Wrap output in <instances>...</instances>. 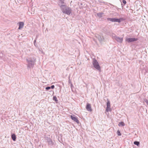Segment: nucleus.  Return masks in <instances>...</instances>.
Listing matches in <instances>:
<instances>
[{"label": "nucleus", "mask_w": 148, "mask_h": 148, "mask_svg": "<svg viewBox=\"0 0 148 148\" xmlns=\"http://www.w3.org/2000/svg\"><path fill=\"white\" fill-rule=\"evenodd\" d=\"M27 68L28 69L33 68L36 61V58L34 57H29L26 59Z\"/></svg>", "instance_id": "obj_1"}, {"label": "nucleus", "mask_w": 148, "mask_h": 148, "mask_svg": "<svg viewBox=\"0 0 148 148\" xmlns=\"http://www.w3.org/2000/svg\"><path fill=\"white\" fill-rule=\"evenodd\" d=\"M107 20L110 21L112 22H118L119 23H120L121 21L124 20V19L122 18H110L108 17L107 18Z\"/></svg>", "instance_id": "obj_2"}, {"label": "nucleus", "mask_w": 148, "mask_h": 148, "mask_svg": "<svg viewBox=\"0 0 148 148\" xmlns=\"http://www.w3.org/2000/svg\"><path fill=\"white\" fill-rule=\"evenodd\" d=\"M92 64L93 65L94 67L97 70L101 71V68L99 66V63L97 61V60L95 59L94 58L93 60Z\"/></svg>", "instance_id": "obj_3"}, {"label": "nucleus", "mask_w": 148, "mask_h": 148, "mask_svg": "<svg viewBox=\"0 0 148 148\" xmlns=\"http://www.w3.org/2000/svg\"><path fill=\"white\" fill-rule=\"evenodd\" d=\"M112 38L113 39L115 40L118 42L120 43H122L123 40V38L117 36L115 34H114V35H112Z\"/></svg>", "instance_id": "obj_4"}, {"label": "nucleus", "mask_w": 148, "mask_h": 148, "mask_svg": "<svg viewBox=\"0 0 148 148\" xmlns=\"http://www.w3.org/2000/svg\"><path fill=\"white\" fill-rule=\"evenodd\" d=\"M72 10L70 8L67 7L65 9V11L63 12L64 13L66 14L67 15H69L72 12Z\"/></svg>", "instance_id": "obj_5"}, {"label": "nucleus", "mask_w": 148, "mask_h": 148, "mask_svg": "<svg viewBox=\"0 0 148 148\" xmlns=\"http://www.w3.org/2000/svg\"><path fill=\"white\" fill-rule=\"evenodd\" d=\"M138 40V38H127L125 39V41L128 43H130L131 42L136 41Z\"/></svg>", "instance_id": "obj_6"}, {"label": "nucleus", "mask_w": 148, "mask_h": 148, "mask_svg": "<svg viewBox=\"0 0 148 148\" xmlns=\"http://www.w3.org/2000/svg\"><path fill=\"white\" fill-rule=\"evenodd\" d=\"M71 118L72 120H73L74 121H75L77 123H79V121L78 120L77 117L75 115H73V116H71Z\"/></svg>", "instance_id": "obj_7"}, {"label": "nucleus", "mask_w": 148, "mask_h": 148, "mask_svg": "<svg viewBox=\"0 0 148 148\" xmlns=\"http://www.w3.org/2000/svg\"><path fill=\"white\" fill-rule=\"evenodd\" d=\"M86 108L88 111H89L90 112H91L92 111V110L91 108V105L89 103H87Z\"/></svg>", "instance_id": "obj_8"}, {"label": "nucleus", "mask_w": 148, "mask_h": 148, "mask_svg": "<svg viewBox=\"0 0 148 148\" xmlns=\"http://www.w3.org/2000/svg\"><path fill=\"white\" fill-rule=\"evenodd\" d=\"M60 8L63 12L65 11L66 8L67 7L66 5H60Z\"/></svg>", "instance_id": "obj_9"}, {"label": "nucleus", "mask_w": 148, "mask_h": 148, "mask_svg": "<svg viewBox=\"0 0 148 148\" xmlns=\"http://www.w3.org/2000/svg\"><path fill=\"white\" fill-rule=\"evenodd\" d=\"M96 37L98 38L100 42H101L103 41L104 40V38L103 36H100L97 35L96 36Z\"/></svg>", "instance_id": "obj_10"}, {"label": "nucleus", "mask_w": 148, "mask_h": 148, "mask_svg": "<svg viewBox=\"0 0 148 148\" xmlns=\"http://www.w3.org/2000/svg\"><path fill=\"white\" fill-rule=\"evenodd\" d=\"M18 24H19V27L18 28V29H21L22 28L24 25V23L23 22H19Z\"/></svg>", "instance_id": "obj_11"}, {"label": "nucleus", "mask_w": 148, "mask_h": 148, "mask_svg": "<svg viewBox=\"0 0 148 148\" xmlns=\"http://www.w3.org/2000/svg\"><path fill=\"white\" fill-rule=\"evenodd\" d=\"M103 13L102 12H99L97 14V16L99 18H101L103 16Z\"/></svg>", "instance_id": "obj_12"}, {"label": "nucleus", "mask_w": 148, "mask_h": 148, "mask_svg": "<svg viewBox=\"0 0 148 148\" xmlns=\"http://www.w3.org/2000/svg\"><path fill=\"white\" fill-rule=\"evenodd\" d=\"M11 138L12 140L14 141H15L16 140V135L14 134H12L11 136Z\"/></svg>", "instance_id": "obj_13"}, {"label": "nucleus", "mask_w": 148, "mask_h": 148, "mask_svg": "<svg viewBox=\"0 0 148 148\" xmlns=\"http://www.w3.org/2000/svg\"><path fill=\"white\" fill-rule=\"evenodd\" d=\"M119 126H123L125 125V124L123 122L121 121L118 124Z\"/></svg>", "instance_id": "obj_14"}, {"label": "nucleus", "mask_w": 148, "mask_h": 148, "mask_svg": "<svg viewBox=\"0 0 148 148\" xmlns=\"http://www.w3.org/2000/svg\"><path fill=\"white\" fill-rule=\"evenodd\" d=\"M65 0H59V5H60L64 3V1Z\"/></svg>", "instance_id": "obj_15"}, {"label": "nucleus", "mask_w": 148, "mask_h": 148, "mask_svg": "<svg viewBox=\"0 0 148 148\" xmlns=\"http://www.w3.org/2000/svg\"><path fill=\"white\" fill-rule=\"evenodd\" d=\"M107 107H108V108H110V102L109 101H108L107 103Z\"/></svg>", "instance_id": "obj_16"}, {"label": "nucleus", "mask_w": 148, "mask_h": 148, "mask_svg": "<svg viewBox=\"0 0 148 148\" xmlns=\"http://www.w3.org/2000/svg\"><path fill=\"white\" fill-rule=\"evenodd\" d=\"M134 144L138 146L140 145V143L138 141H135L134 142Z\"/></svg>", "instance_id": "obj_17"}, {"label": "nucleus", "mask_w": 148, "mask_h": 148, "mask_svg": "<svg viewBox=\"0 0 148 148\" xmlns=\"http://www.w3.org/2000/svg\"><path fill=\"white\" fill-rule=\"evenodd\" d=\"M54 143L52 140L50 141V142L49 143L48 145H49L50 146H52L54 145Z\"/></svg>", "instance_id": "obj_18"}, {"label": "nucleus", "mask_w": 148, "mask_h": 148, "mask_svg": "<svg viewBox=\"0 0 148 148\" xmlns=\"http://www.w3.org/2000/svg\"><path fill=\"white\" fill-rule=\"evenodd\" d=\"M53 100L55 101L56 102H57L58 100L57 99V98L56 96H54L53 97Z\"/></svg>", "instance_id": "obj_19"}, {"label": "nucleus", "mask_w": 148, "mask_h": 148, "mask_svg": "<svg viewBox=\"0 0 148 148\" xmlns=\"http://www.w3.org/2000/svg\"><path fill=\"white\" fill-rule=\"evenodd\" d=\"M117 134L118 136H121V134L119 130H118L117 132Z\"/></svg>", "instance_id": "obj_20"}, {"label": "nucleus", "mask_w": 148, "mask_h": 148, "mask_svg": "<svg viewBox=\"0 0 148 148\" xmlns=\"http://www.w3.org/2000/svg\"><path fill=\"white\" fill-rule=\"evenodd\" d=\"M51 139L50 138H48L47 139V142L49 143L51 141Z\"/></svg>", "instance_id": "obj_21"}, {"label": "nucleus", "mask_w": 148, "mask_h": 148, "mask_svg": "<svg viewBox=\"0 0 148 148\" xmlns=\"http://www.w3.org/2000/svg\"><path fill=\"white\" fill-rule=\"evenodd\" d=\"M144 101L147 104L148 106V100L147 99H145Z\"/></svg>", "instance_id": "obj_22"}, {"label": "nucleus", "mask_w": 148, "mask_h": 148, "mask_svg": "<svg viewBox=\"0 0 148 148\" xmlns=\"http://www.w3.org/2000/svg\"><path fill=\"white\" fill-rule=\"evenodd\" d=\"M144 101L147 104L148 106V100L147 99H145Z\"/></svg>", "instance_id": "obj_23"}, {"label": "nucleus", "mask_w": 148, "mask_h": 148, "mask_svg": "<svg viewBox=\"0 0 148 148\" xmlns=\"http://www.w3.org/2000/svg\"><path fill=\"white\" fill-rule=\"evenodd\" d=\"M122 2L123 4V5L124 6L126 3V1L125 0H123Z\"/></svg>", "instance_id": "obj_24"}, {"label": "nucleus", "mask_w": 148, "mask_h": 148, "mask_svg": "<svg viewBox=\"0 0 148 148\" xmlns=\"http://www.w3.org/2000/svg\"><path fill=\"white\" fill-rule=\"evenodd\" d=\"M106 110L107 112L111 111L110 108H108V107L106 108Z\"/></svg>", "instance_id": "obj_25"}, {"label": "nucleus", "mask_w": 148, "mask_h": 148, "mask_svg": "<svg viewBox=\"0 0 148 148\" xmlns=\"http://www.w3.org/2000/svg\"><path fill=\"white\" fill-rule=\"evenodd\" d=\"M36 40H35L34 42V44L35 46H36V45H37V44H36Z\"/></svg>", "instance_id": "obj_26"}, {"label": "nucleus", "mask_w": 148, "mask_h": 148, "mask_svg": "<svg viewBox=\"0 0 148 148\" xmlns=\"http://www.w3.org/2000/svg\"><path fill=\"white\" fill-rule=\"evenodd\" d=\"M45 89L47 90H49L51 88H50V86H47L46 88Z\"/></svg>", "instance_id": "obj_27"}, {"label": "nucleus", "mask_w": 148, "mask_h": 148, "mask_svg": "<svg viewBox=\"0 0 148 148\" xmlns=\"http://www.w3.org/2000/svg\"><path fill=\"white\" fill-rule=\"evenodd\" d=\"M50 88L51 89H54L55 87V86L54 85H52L50 87Z\"/></svg>", "instance_id": "obj_28"}, {"label": "nucleus", "mask_w": 148, "mask_h": 148, "mask_svg": "<svg viewBox=\"0 0 148 148\" xmlns=\"http://www.w3.org/2000/svg\"><path fill=\"white\" fill-rule=\"evenodd\" d=\"M38 35H37L36 36V38H35V40H37V38H38Z\"/></svg>", "instance_id": "obj_29"}, {"label": "nucleus", "mask_w": 148, "mask_h": 148, "mask_svg": "<svg viewBox=\"0 0 148 148\" xmlns=\"http://www.w3.org/2000/svg\"><path fill=\"white\" fill-rule=\"evenodd\" d=\"M73 86V84H72V83H71V88H72V86Z\"/></svg>", "instance_id": "obj_30"}, {"label": "nucleus", "mask_w": 148, "mask_h": 148, "mask_svg": "<svg viewBox=\"0 0 148 148\" xmlns=\"http://www.w3.org/2000/svg\"><path fill=\"white\" fill-rule=\"evenodd\" d=\"M69 83H70V84H71L72 83H71V82H69Z\"/></svg>", "instance_id": "obj_31"}]
</instances>
